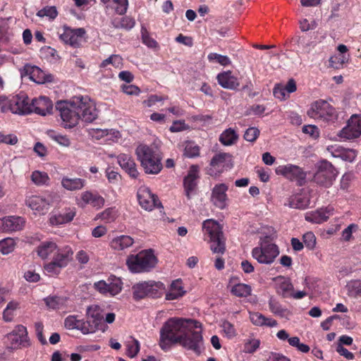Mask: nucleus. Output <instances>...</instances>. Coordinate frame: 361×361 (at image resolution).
Returning a JSON list of instances; mask_svg holds the SVG:
<instances>
[{
  "label": "nucleus",
  "mask_w": 361,
  "mask_h": 361,
  "mask_svg": "<svg viewBox=\"0 0 361 361\" xmlns=\"http://www.w3.org/2000/svg\"><path fill=\"white\" fill-rule=\"evenodd\" d=\"M56 108L59 111L61 126L65 128L76 126L80 120L92 123L98 116L95 104L87 97H77L71 102H58Z\"/></svg>",
  "instance_id": "1"
},
{
  "label": "nucleus",
  "mask_w": 361,
  "mask_h": 361,
  "mask_svg": "<svg viewBox=\"0 0 361 361\" xmlns=\"http://www.w3.org/2000/svg\"><path fill=\"white\" fill-rule=\"evenodd\" d=\"M189 324H192V327L195 328L201 327L200 322L190 319L173 317L164 322L160 329V348L167 350L173 345L180 343Z\"/></svg>",
  "instance_id": "2"
},
{
  "label": "nucleus",
  "mask_w": 361,
  "mask_h": 361,
  "mask_svg": "<svg viewBox=\"0 0 361 361\" xmlns=\"http://www.w3.org/2000/svg\"><path fill=\"white\" fill-rule=\"evenodd\" d=\"M138 160L145 172L149 174H158L162 169V157L159 152L145 145H139L135 150Z\"/></svg>",
  "instance_id": "3"
},
{
  "label": "nucleus",
  "mask_w": 361,
  "mask_h": 361,
  "mask_svg": "<svg viewBox=\"0 0 361 361\" xmlns=\"http://www.w3.org/2000/svg\"><path fill=\"white\" fill-rule=\"evenodd\" d=\"M205 240L208 239L213 253L224 254L226 251L225 238L220 225L213 219H207L202 224Z\"/></svg>",
  "instance_id": "4"
},
{
  "label": "nucleus",
  "mask_w": 361,
  "mask_h": 361,
  "mask_svg": "<svg viewBox=\"0 0 361 361\" xmlns=\"http://www.w3.org/2000/svg\"><path fill=\"white\" fill-rule=\"evenodd\" d=\"M279 246L273 243L269 235L260 238L259 246L252 250V256L259 264H271L279 255Z\"/></svg>",
  "instance_id": "5"
},
{
  "label": "nucleus",
  "mask_w": 361,
  "mask_h": 361,
  "mask_svg": "<svg viewBox=\"0 0 361 361\" xmlns=\"http://www.w3.org/2000/svg\"><path fill=\"white\" fill-rule=\"evenodd\" d=\"M157 257L152 250H142L137 255H130L126 259V265L132 273L149 272L155 267Z\"/></svg>",
  "instance_id": "6"
},
{
  "label": "nucleus",
  "mask_w": 361,
  "mask_h": 361,
  "mask_svg": "<svg viewBox=\"0 0 361 361\" xmlns=\"http://www.w3.org/2000/svg\"><path fill=\"white\" fill-rule=\"evenodd\" d=\"M133 297L136 301L145 298L157 299L166 292V286L161 281H147L134 284L132 287Z\"/></svg>",
  "instance_id": "7"
},
{
  "label": "nucleus",
  "mask_w": 361,
  "mask_h": 361,
  "mask_svg": "<svg viewBox=\"0 0 361 361\" xmlns=\"http://www.w3.org/2000/svg\"><path fill=\"white\" fill-rule=\"evenodd\" d=\"M59 196L54 191H46L40 195L26 196L25 205L39 214H45L50 207L57 201Z\"/></svg>",
  "instance_id": "8"
},
{
  "label": "nucleus",
  "mask_w": 361,
  "mask_h": 361,
  "mask_svg": "<svg viewBox=\"0 0 361 361\" xmlns=\"http://www.w3.org/2000/svg\"><path fill=\"white\" fill-rule=\"evenodd\" d=\"M307 115L314 119L334 123L338 118L335 108L323 99L315 101L307 111Z\"/></svg>",
  "instance_id": "9"
},
{
  "label": "nucleus",
  "mask_w": 361,
  "mask_h": 361,
  "mask_svg": "<svg viewBox=\"0 0 361 361\" xmlns=\"http://www.w3.org/2000/svg\"><path fill=\"white\" fill-rule=\"evenodd\" d=\"M86 317L85 326H83L85 334L94 333L97 331L105 332L108 329V326L104 324V316L99 306L94 305L88 307Z\"/></svg>",
  "instance_id": "10"
},
{
  "label": "nucleus",
  "mask_w": 361,
  "mask_h": 361,
  "mask_svg": "<svg viewBox=\"0 0 361 361\" xmlns=\"http://www.w3.org/2000/svg\"><path fill=\"white\" fill-rule=\"evenodd\" d=\"M337 174V170L331 162L322 160L317 166L312 180L319 186L329 188L336 180Z\"/></svg>",
  "instance_id": "11"
},
{
  "label": "nucleus",
  "mask_w": 361,
  "mask_h": 361,
  "mask_svg": "<svg viewBox=\"0 0 361 361\" xmlns=\"http://www.w3.org/2000/svg\"><path fill=\"white\" fill-rule=\"evenodd\" d=\"M8 347L11 349H21L31 345L27 328L18 324L6 336Z\"/></svg>",
  "instance_id": "12"
},
{
  "label": "nucleus",
  "mask_w": 361,
  "mask_h": 361,
  "mask_svg": "<svg viewBox=\"0 0 361 361\" xmlns=\"http://www.w3.org/2000/svg\"><path fill=\"white\" fill-rule=\"evenodd\" d=\"M194 329L196 328L192 327V324L188 325L179 344L197 355H200L203 348V337L201 331H195Z\"/></svg>",
  "instance_id": "13"
},
{
  "label": "nucleus",
  "mask_w": 361,
  "mask_h": 361,
  "mask_svg": "<svg viewBox=\"0 0 361 361\" xmlns=\"http://www.w3.org/2000/svg\"><path fill=\"white\" fill-rule=\"evenodd\" d=\"M277 175L283 176L290 181H295L297 185L302 186L305 183L307 173L300 166L291 164L281 165L276 168Z\"/></svg>",
  "instance_id": "14"
},
{
  "label": "nucleus",
  "mask_w": 361,
  "mask_h": 361,
  "mask_svg": "<svg viewBox=\"0 0 361 361\" xmlns=\"http://www.w3.org/2000/svg\"><path fill=\"white\" fill-rule=\"evenodd\" d=\"M338 136L345 140H352L360 137L361 136V115H352L348 119L347 125L338 132Z\"/></svg>",
  "instance_id": "15"
},
{
  "label": "nucleus",
  "mask_w": 361,
  "mask_h": 361,
  "mask_svg": "<svg viewBox=\"0 0 361 361\" xmlns=\"http://www.w3.org/2000/svg\"><path fill=\"white\" fill-rule=\"evenodd\" d=\"M8 111L19 115L31 114L30 99L24 92L12 96L8 100Z\"/></svg>",
  "instance_id": "16"
},
{
  "label": "nucleus",
  "mask_w": 361,
  "mask_h": 361,
  "mask_svg": "<svg viewBox=\"0 0 361 361\" xmlns=\"http://www.w3.org/2000/svg\"><path fill=\"white\" fill-rule=\"evenodd\" d=\"M140 205L145 210L152 211L161 206L158 197L154 195L147 187H140L137 192Z\"/></svg>",
  "instance_id": "17"
},
{
  "label": "nucleus",
  "mask_w": 361,
  "mask_h": 361,
  "mask_svg": "<svg viewBox=\"0 0 361 361\" xmlns=\"http://www.w3.org/2000/svg\"><path fill=\"white\" fill-rule=\"evenodd\" d=\"M85 34L86 31L83 27L73 29L64 25L59 37L66 44L77 47L80 44L81 39Z\"/></svg>",
  "instance_id": "18"
},
{
  "label": "nucleus",
  "mask_w": 361,
  "mask_h": 361,
  "mask_svg": "<svg viewBox=\"0 0 361 361\" xmlns=\"http://www.w3.org/2000/svg\"><path fill=\"white\" fill-rule=\"evenodd\" d=\"M199 178V167L197 165L191 166L188 170V174L183 179L185 195L188 200L191 198V195L195 192Z\"/></svg>",
  "instance_id": "19"
},
{
  "label": "nucleus",
  "mask_w": 361,
  "mask_h": 361,
  "mask_svg": "<svg viewBox=\"0 0 361 361\" xmlns=\"http://www.w3.org/2000/svg\"><path fill=\"white\" fill-rule=\"evenodd\" d=\"M31 114L35 113L40 116H46L51 113L53 109L52 102L47 97L41 96L30 100Z\"/></svg>",
  "instance_id": "20"
},
{
  "label": "nucleus",
  "mask_w": 361,
  "mask_h": 361,
  "mask_svg": "<svg viewBox=\"0 0 361 361\" xmlns=\"http://www.w3.org/2000/svg\"><path fill=\"white\" fill-rule=\"evenodd\" d=\"M24 218L17 216H9L0 219V231L13 232L20 231L25 226Z\"/></svg>",
  "instance_id": "21"
},
{
  "label": "nucleus",
  "mask_w": 361,
  "mask_h": 361,
  "mask_svg": "<svg viewBox=\"0 0 361 361\" xmlns=\"http://www.w3.org/2000/svg\"><path fill=\"white\" fill-rule=\"evenodd\" d=\"M119 166L128 175L134 179L138 178L140 173L137 169V165L133 157L127 154H120L117 157Z\"/></svg>",
  "instance_id": "22"
},
{
  "label": "nucleus",
  "mask_w": 361,
  "mask_h": 361,
  "mask_svg": "<svg viewBox=\"0 0 361 361\" xmlns=\"http://www.w3.org/2000/svg\"><path fill=\"white\" fill-rule=\"evenodd\" d=\"M77 204L81 207L90 204L93 207L101 208L104 204V199L97 192L85 191L80 194V199H77Z\"/></svg>",
  "instance_id": "23"
},
{
  "label": "nucleus",
  "mask_w": 361,
  "mask_h": 361,
  "mask_svg": "<svg viewBox=\"0 0 361 361\" xmlns=\"http://www.w3.org/2000/svg\"><path fill=\"white\" fill-rule=\"evenodd\" d=\"M227 190L228 186L224 183L216 185L212 190V201L214 204L220 209H224L227 206Z\"/></svg>",
  "instance_id": "24"
},
{
  "label": "nucleus",
  "mask_w": 361,
  "mask_h": 361,
  "mask_svg": "<svg viewBox=\"0 0 361 361\" xmlns=\"http://www.w3.org/2000/svg\"><path fill=\"white\" fill-rule=\"evenodd\" d=\"M24 71L30 78L38 84H42L47 82H51L53 76L51 75L45 74L39 68L35 66L25 65Z\"/></svg>",
  "instance_id": "25"
},
{
  "label": "nucleus",
  "mask_w": 361,
  "mask_h": 361,
  "mask_svg": "<svg viewBox=\"0 0 361 361\" xmlns=\"http://www.w3.org/2000/svg\"><path fill=\"white\" fill-rule=\"evenodd\" d=\"M216 80L218 83L225 89L236 90L240 85L238 78L231 71L219 73Z\"/></svg>",
  "instance_id": "26"
},
{
  "label": "nucleus",
  "mask_w": 361,
  "mask_h": 361,
  "mask_svg": "<svg viewBox=\"0 0 361 361\" xmlns=\"http://www.w3.org/2000/svg\"><path fill=\"white\" fill-rule=\"evenodd\" d=\"M274 281L276 282V293L284 298H289L292 291L294 290L290 279L283 276H279L274 278Z\"/></svg>",
  "instance_id": "27"
},
{
  "label": "nucleus",
  "mask_w": 361,
  "mask_h": 361,
  "mask_svg": "<svg viewBox=\"0 0 361 361\" xmlns=\"http://www.w3.org/2000/svg\"><path fill=\"white\" fill-rule=\"evenodd\" d=\"M73 251L72 248L66 245L57 249L54 255L53 259L62 268L66 267L73 259Z\"/></svg>",
  "instance_id": "28"
},
{
  "label": "nucleus",
  "mask_w": 361,
  "mask_h": 361,
  "mask_svg": "<svg viewBox=\"0 0 361 361\" xmlns=\"http://www.w3.org/2000/svg\"><path fill=\"white\" fill-rule=\"evenodd\" d=\"M76 214L75 208H66L62 212L52 215L50 219V223L52 225H61L71 222Z\"/></svg>",
  "instance_id": "29"
},
{
  "label": "nucleus",
  "mask_w": 361,
  "mask_h": 361,
  "mask_svg": "<svg viewBox=\"0 0 361 361\" xmlns=\"http://www.w3.org/2000/svg\"><path fill=\"white\" fill-rule=\"evenodd\" d=\"M186 293L183 286V281L178 279L172 281L169 291L166 293V300H174L179 299Z\"/></svg>",
  "instance_id": "30"
},
{
  "label": "nucleus",
  "mask_w": 361,
  "mask_h": 361,
  "mask_svg": "<svg viewBox=\"0 0 361 361\" xmlns=\"http://www.w3.org/2000/svg\"><path fill=\"white\" fill-rule=\"evenodd\" d=\"M86 184V180L80 178L63 177L61 185L67 190L75 191L82 189Z\"/></svg>",
  "instance_id": "31"
},
{
  "label": "nucleus",
  "mask_w": 361,
  "mask_h": 361,
  "mask_svg": "<svg viewBox=\"0 0 361 361\" xmlns=\"http://www.w3.org/2000/svg\"><path fill=\"white\" fill-rule=\"evenodd\" d=\"M332 154L334 157L341 158L344 161L353 162L357 157V152L353 149L339 146L334 149Z\"/></svg>",
  "instance_id": "32"
},
{
  "label": "nucleus",
  "mask_w": 361,
  "mask_h": 361,
  "mask_svg": "<svg viewBox=\"0 0 361 361\" xmlns=\"http://www.w3.org/2000/svg\"><path fill=\"white\" fill-rule=\"evenodd\" d=\"M329 218V211L327 208H321L316 211L308 213L305 216V220L314 223V224H322L324 221H326Z\"/></svg>",
  "instance_id": "33"
},
{
  "label": "nucleus",
  "mask_w": 361,
  "mask_h": 361,
  "mask_svg": "<svg viewBox=\"0 0 361 361\" xmlns=\"http://www.w3.org/2000/svg\"><path fill=\"white\" fill-rule=\"evenodd\" d=\"M250 319L252 323L256 326H267L269 327H274L278 324L276 320L272 318L266 317L264 315L259 312L250 313Z\"/></svg>",
  "instance_id": "34"
},
{
  "label": "nucleus",
  "mask_w": 361,
  "mask_h": 361,
  "mask_svg": "<svg viewBox=\"0 0 361 361\" xmlns=\"http://www.w3.org/2000/svg\"><path fill=\"white\" fill-rule=\"evenodd\" d=\"M134 243V240L129 235H122L114 238L110 243V246L115 250H125Z\"/></svg>",
  "instance_id": "35"
},
{
  "label": "nucleus",
  "mask_w": 361,
  "mask_h": 361,
  "mask_svg": "<svg viewBox=\"0 0 361 361\" xmlns=\"http://www.w3.org/2000/svg\"><path fill=\"white\" fill-rule=\"evenodd\" d=\"M111 25L116 29L131 30L135 25V19L130 16L114 18L111 20Z\"/></svg>",
  "instance_id": "36"
},
{
  "label": "nucleus",
  "mask_w": 361,
  "mask_h": 361,
  "mask_svg": "<svg viewBox=\"0 0 361 361\" xmlns=\"http://www.w3.org/2000/svg\"><path fill=\"white\" fill-rule=\"evenodd\" d=\"M101 2L106 5V7L114 9L115 12L119 15H123L126 13L128 6V0H100Z\"/></svg>",
  "instance_id": "37"
},
{
  "label": "nucleus",
  "mask_w": 361,
  "mask_h": 361,
  "mask_svg": "<svg viewBox=\"0 0 361 361\" xmlns=\"http://www.w3.org/2000/svg\"><path fill=\"white\" fill-rule=\"evenodd\" d=\"M56 249L57 245L54 242L47 240L39 244L37 248V252L42 259H46L51 254L54 253Z\"/></svg>",
  "instance_id": "38"
},
{
  "label": "nucleus",
  "mask_w": 361,
  "mask_h": 361,
  "mask_svg": "<svg viewBox=\"0 0 361 361\" xmlns=\"http://www.w3.org/2000/svg\"><path fill=\"white\" fill-rule=\"evenodd\" d=\"M337 49L340 52V54L338 56H331L329 59L331 66L336 68H338L339 66H342L348 61V57L345 55H341L348 51L347 47L344 44H339Z\"/></svg>",
  "instance_id": "39"
},
{
  "label": "nucleus",
  "mask_w": 361,
  "mask_h": 361,
  "mask_svg": "<svg viewBox=\"0 0 361 361\" xmlns=\"http://www.w3.org/2000/svg\"><path fill=\"white\" fill-rule=\"evenodd\" d=\"M269 307L273 314L281 317L287 318L290 314L288 309L283 308L281 303L273 298H271L269 300Z\"/></svg>",
  "instance_id": "40"
},
{
  "label": "nucleus",
  "mask_w": 361,
  "mask_h": 361,
  "mask_svg": "<svg viewBox=\"0 0 361 361\" xmlns=\"http://www.w3.org/2000/svg\"><path fill=\"white\" fill-rule=\"evenodd\" d=\"M65 327L68 329H78L80 330L83 334L85 331L83 330V326H85V320L79 319L78 316L69 315L64 321Z\"/></svg>",
  "instance_id": "41"
},
{
  "label": "nucleus",
  "mask_w": 361,
  "mask_h": 361,
  "mask_svg": "<svg viewBox=\"0 0 361 361\" xmlns=\"http://www.w3.org/2000/svg\"><path fill=\"white\" fill-rule=\"evenodd\" d=\"M183 156L188 158H195L200 156V147L194 141H186L183 144Z\"/></svg>",
  "instance_id": "42"
},
{
  "label": "nucleus",
  "mask_w": 361,
  "mask_h": 361,
  "mask_svg": "<svg viewBox=\"0 0 361 361\" xmlns=\"http://www.w3.org/2000/svg\"><path fill=\"white\" fill-rule=\"evenodd\" d=\"M230 156L226 153H219L213 157L210 166L214 168L218 173H221L226 165V161Z\"/></svg>",
  "instance_id": "43"
},
{
  "label": "nucleus",
  "mask_w": 361,
  "mask_h": 361,
  "mask_svg": "<svg viewBox=\"0 0 361 361\" xmlns=\"http://www.w3.org/2000/svg\"><path fill=\"white\" fill-rule=\"evenodd\" d=\"M30 178L32 182L37 186L48 185L49 181L48 174L46 172L38 170L32 171Z\"/></svg>",
  "instance_id": "44"
},
{
  "label": "nucleus",
  "mask_w": 361,
  "mask_h": 361,
  "mask_svg": "<svg viewBox=\"0 0 361 361\" xmlns=\"http://www.w3.org/2000/svg\"><path fill=\"white\" fill-rule=\"evenodd\" d=\"M20 307V304L17 301H10L3 312V319L6 322L13 321L14 312Z\"/></svg>",
  "instance_id": "45"
},
{
  "label": "nucleus",
  "mask_w": 361,
  "mask_h": 361,
  "mask_svg": "<svg viewBox=\"0 0 361 361\" xmlns=\"http://www.w3.org/2000/svg\"><path fill=\"white\" fill-rule=\"evenodd\" d=\"M47 306L53 310L60 309L66 303V298L59 296H49L44 299Z\"/></svg>",
  "instance_id": "46"
},
{
  "label": "nucleus",
  "mask_w": 361,
  "mask_h": 361,
  "mask_svg": "<svg viewBox=\"0 0 361 361\" xmlns=\"http://www.w3.org/2000/svg\"><path fill=\"white\" fill-rule=\"evenodd\" d=\"M238 135L234 130L228 128L220 135L219 140L224 145H231L238 140Z\"/></svg>",
  "instance_id": "47"
},
{
  "label": "nucleus",
  "mask_w": 361,
  "mask_h": 361,
  "mask_svg": "<svg viewBox=\"0 0 361 361\" xmlns=\"http://www.w3.org/2000/svg\"><path fill=\"white\" fill-rule=\"evenodd\" d=\"M47 135L51 140L55 141L61 146L69 147L71 145V140L67 135L59 133L55 130H49L47 132Z\"/></svg>",
  "instance_id": "48"
},
{
  "label": "nucleus",
  "mask_w": 361,
  "mask_h": 361,
  "mask_svg": "<svg viewBox=\"0 0 361 361\" xmlns=\"http://www.w3.org/2000/svg\"><path fill=\"white\" fill-rule=\"evenodd\" d=\"M108 281H109V283H108L109 289V293L111 295H115L121 291L123 283L119 278L115 276H111Z\"/></svg>",
  "instance_id": "49"
},
{
  "label": "nucleus",
  "mask_w": 361,
  "mask_h": 361,
  "mask_svg": "<svg viewBox=\"0 0 361 361\" xmlns=\"http://www.w3.org/2000/svg\"><path fill=\"white\" fill-rule=\"evenodd\" d=\"M251 287L245 283H238L233 286L231 293L237 297H247L251 294Z\"/></svg>",
  "instance_id": "50"
},
{
  "label": "nucleus",
  "mask_w": 361,
  "mask_h": 361,
  "mask_svg": "<svg viewBox=\"0 0 361 361\" xmlns=\"http://www.w3.org/2000/svg\"><path fill=\"white\" fill-rule=\"evenodd\" d=\"M141 37L142 43L147 47L154 49H159V46L158 42L150 36L147 30L144 27L141 28Z\"/></svg>",
  "instance_id": "51"
},
{
  "label": "nucleus",
  "mask_w": 361,
  "mask_h": 361,
  "mask_svg": "<svg viewBox=\"0 0 361 361\" xmlns=\"http://www.w3.org/2000/svg\"><path fill=\"white\" fill-rule=\"evenodd\" d=\"M16 245V243L13 238H6L0 240V252L3 255H8L14 250Z\"/></svg>",
  "instance_id": "52"
},
{
  "label": "nucleus",
  "mask_w": 361,
  "mask_h": 361,
  "mask_svg": "<svg viewBox=\"0 0 361 361\" xmlns=\"http://www.w3.org/2000/svg\"><path fill=\"white\" fill-rule=\"evenodd\" d=\"M348 295L357 298L361 296V281L353 280L347 284Z\"/></svg>",
  "instance_id": "53"
},
{
  "label": "nucleus",
  "mask_w": 361,
  "mask_h": 361,
  "mask_svg": "<svg viewBox=\"0 0 361 361\" xmlns=\"http://www.w3.org/2000/svg\"><path fill=\"white\" fill-rule=\"evenodd\" d=\"M260 345V341L257 338H248L245 340L243 351L246 353H254Z\"/></svg>",
  "instance_id": "54"
},
{
  "label": "nucleus",
  "mask_w": 361,
  "mask_h": 361,
  "mask_svg": "<svg viewBox=\"0 0 361 361\" xmlns=\"http://www.w3.org/2000/svg\"><path fill=\"white\" fill-rule=\"evenodd\" d=\"M37 16L40 18L46 16L50 20H54L58 16V11L55 6H45L37 11Z\"/></svg>",
  "instance_id": "55"
},
{
  "label": "nucleus",
  "mask_w": 361,
  "mask_h": 361,
  "mask_svg": "<svg viewBox=\"0 0 361 361\" xmlns=\"http://www.w3.org/2000/svg\"><path fill=\"white\" fill-rule=\"evenodd\" d=\"M207 59L210 62H216L221 66H226L231 64V61L227 56H223L216 53H210L207 56Z\"/></svg>",
  "instance_id": "56"
},
{
  "label": "nucleus",
  "mask_w": 361,
  "mask_h": 361,
  "mask_svg": "<svg viewBox=\"0 0 361 361\" xmlns=\"http://www.w3.org/2000/svg\"><path fill=\"white\" fill-rule=\"evenodd\" d=\"M61 269L63 268L59 266L53 259L50 262L45 264L44 266L45 272L49 276L59 275Z\"/></svg>",
  "instance_id": "57"
},
{
  "label": "nucleus",
  "mask_w": 361,
  "mask_h": 361,
  "mask_svg": "<svg viewBox=\"0 0 361 361\" xmlns=\"http://www.w3.org/2000/svg\"><path fill=\"white\" fill-rule=\"evenodd\" d=\"M140 351V343L135 339L128 341L127 343V355L128 357L133 358L135 357Z\"/></svg>",
  "instance_id": "58"
},
{
  "label": "nucleus",
  "mask_w": 361,
  "mask_h": 361,
  "mask_svg": "<svg viewBox=\"0 0 361 361\" xmlns=\"http://www.w3.org/2000/svg\"><path fill=\"white\" fill-rule=\"evenodd\" d=\"M302 240L306 247L310 250L316 245V237L312 232H307L302 236Z\"/></svg>",
  "instance_id": "59"
},
{
  "label": "nucleus",
  "mask_w": 361,
  "mask_h": 361,
  "mask_svg": "<svg viewBox=\"0 0 361 361\" xmlns=\"http://www.w3.org/2000/svg\"><path fill=\"white\" fill-rule=\"evenodd\" d=\"M221 326L227 338H232L236 336V330L231 322L224 321Z\"/></svg>",
  "instance_id": "60"
},
{
  "label": "nucleus",
  "mask_w": 361,
  "mask_h": 361,
  "mask_svg": "<svg viewBox=\"0 0 361 361\" xmlns=\"http://www.w3.org/2000/svg\"><path fill=\"white\" fill-rule=\"evenodd\" d=\"M259 135V130L257 128L251 127L246 130L244 134V138L248 142H255Z\"/></svg>",
  "instance_id": "61"
},
{
  "label": "nucleus",
  "mask_w": 361,
  "mask_h": 361,
  "mask_svg": "<svg viewBox=\"0 0 361 361\" xmlns=\"http://www.w3.org/2000/svg\"><path fill=\"white\" fill-rule=\"evenodd\" d=\"M274 95L276 98L281 100L286 99L289 97V94L283 87V85L278 84L274 88Z\"/></svg>",
  "instance_id": "62"
},
{
  "label": "nucleus",
  "mask_w": 361,
  "mask_h": 361,
  "mask_svg": "<svg viewBox=\"0 0 361 361\" xmlns=\"http://www.w3.org/2000/svg\"><path fill=\"white\" fill-rule=\"evenodd\" d=\"M302 132L308 134L313 139H317L319 137V130L314 125L304 126L302 127Z\"/></svg>",
  "instance_id": "63"
},
{
  "label": "nucleus",
  "mask_w": 361,
  "mask_h": 361,
  "mask_svg": "<svg viewBox=\"0 0 361 361\" xmlns=\"http://www.w3.org/2000/svg\"><path fill=\"white\" fill-rule=\"evenodd\" d=\"M18 141L16 135L13 134L5 135L0 132V143L14 145Z\"/></svg>",
  "instance_id": "64"
}]
</instances>
